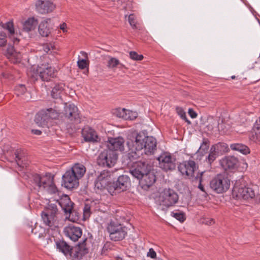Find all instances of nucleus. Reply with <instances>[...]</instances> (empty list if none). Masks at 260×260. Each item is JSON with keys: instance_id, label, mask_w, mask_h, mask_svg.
I'll list each match as a JSON object with an SVG mask.
<instances>
[{"instance_id": "obj_27", "label": "nucleus", "mask_w": 260, "mask_h": 260, "mask_svg": "<svg viewBox=\"0 0 260 260\" xmlns=\"http://www.w3.org/2000/svg\"><path fill=\"white\" fill-rule=\"evenodd\" d=\"M73 174L76 175L78 179L83 177L86 172L85 167L82 164H76L70 170Z\"/></svg>"}, {"instance_id": "obj_47", "label": "nucleus", "mask_w": 260, "mask_h": 260, "mask_svg": "<svg viewBox=\"0 0 260 260\" xmlns=\"http://www.w3.org/2000/svg\"><path fill=\"white\" fill-rule=\"evenodd\" d=\"M254 134L250 137V139L254 142L260 141V129H256L254 127L253 128Z\"/></svg>"}, {"instance_id": "obj_22", "label": "nucleus", "mask_w": 260, "mask_h": 260, "mask_svg": "<svg viewBox=\"0 0 260 260\" xmlns=\"http://www.w3.org/2000/svg\"><path fill=\"white\" fill-rule=\"evenodd\" d=\"M117 116L125 120H133L138 117V113L136 112L123 108L117 110Z\"/></svg>"}, {"instance_id": "obj_20", "label": "nucleus", "mask_w": 260, "mask_h": 260, "mask_svg": "<svg viewBox=\"0 0 260 260\" xmlns=\"http://www.w3.org/2000/svg\"><path fill=\"white\" fill-rule=\"evenodd\" d=\"M238 162V159L234 156H227L220 161V164L225 170L235 169Z\"/></svg>"}, {"instance_id": "obj_7", "label": "nucleus", "mask_w": 260, "mask_h": 260, "mask_svg": "<svg viewBox=\"0 0 260 260\" xmlns=\"http://www.w3.org/2000/svg\"><path fill=\"white\" fill-rule=\"evenodd\" d=\"M117 154L112 150H105L99 155L97 162L99 165L103 167H111L116 162L117 160Z\"/></svg>"}, {"instance_id": "obj_18", "label": "nucleus", "mask_w": 260, "mask_h": 260, "mask_svg": "<svg viewBox=\"0 0 260 260\" xmlns=\"http://www.w3.org/2000/svg\"><path fill=\"white\" fill-rule=\"evenodd\" d=\"M57 202L65 213H69L70 214L72 213L74 204L71 202L68 196L66 194L62 195L59 200H57Z\"/></svg>"}, {"instance_id": "obj_2", "label": "nucleus", "mask_w": 260, "mask_h": 260, "mask_svg": "<svg viewBox=\"0 0 260 260\" xmlns=\"http://www.w3.org/2000/svg\"><path fill=\"white\" fill-rule=\"evenodd\" d=\"M32 181L39 189H46L52 194L58 193L57 187L53 182V176L51 174L41 176L38 174L32 175Z\"/></svg>"}, {"instance_id": "obj_40", "label": "nucleus", "mask_w": 260, "mask_h": 260, "mask_svg": "<svg viewBox=\"0 0 260 260\" xmlns=\"http://www.w3.org/2000/svg\"><path fill=\"white\" fill-rule=\"evenodd\" d=\"M117 185L115 182H109L108 183V185L106 188H107L108 191L111 194L113 195V194L115 192H119L118 191V189L117 187Z\"/></svg>"}, {"instance_id": "obj_30", "label": "nucleus", "mask_w": 260, "mask_h": 260, "mask_svg": "<svg viewBox=\"0 0 260 260\" xmlns=\"http://www.w3.org/2000/svg\"><path fill=\"white\" fill-rule=\"evenodd\" d=\"M42 213L47 214L48 216L52 215L55 217H58L59 213L56 205L54 204H49L47 207L42 212Z\"/></svg>"}, {"instance_id": "obj_35", "label": "nucleus", "mask_w": 260, "mask_h": 260, "mask_svg": "<svg viewBox=\"0 0 260 260\" xmlns=\"http://www.w3.org/2000/svg\"><path fill=\"white\" fill-rule=\"evenodd\" d=\"M63 84L62 83L56 84L53 87L51 91V95L54 99L60 98V94L63 89Z\"/></svg>"}, {"instance_id": "obj_21", "label": "nucleus", "mask_w": 260, "mask_h": 260, "mask_svg": "<svg viewBox=\"0 0 260 260\" xmlns=\"http://www.w3.org/2000/svg\"><path fill=\"white\" fill-rule=\"evenodd\" d=\"M5 55L13 63L20 62L22 57L21 53L16 51L11 45L8 46Z\"/></svg>"}, {"instance_id": "obj_1", "label": "nucleus", "mask_w": 260, "mask_h": 260, "mask_svg": "<svg viewBox=\"0 0 260 260\" xmlns=\"http://www.w3.org/2000/svg\"><path fill=\"white\" fill-rule=\"evenodd\" d=\"M126 144L129 149L127 156L131 161L138 158L143 153L151 155L156 150V139L153 137L146 136L142 133H129Z\"/></svg>"}, {"instance_id": "obj_4", "label": "nucleus", "mask_w": 260, "mask_h": 260, "mask_svg": "<svg viewBox=\"0 0 260 260\" xmlns=\"http://www.w3.org/2000/svg\"><path fill=\"white\" fill-rule=\"evenodd\" d=\"M232 195L236 199L247 200L253 198L255 192L252 188L239 184L237 182L233 187Z\"/></svg>"}, {"instance_id": "obj_58", "label": "nucleus", "mask_w": 260, "mask_h": 260, "mask_svg": "<svg viewBox=\"0 0 260 260\" xmlns=\"http://www.w3.org/2000/svg\"><path fill=\"white\" fill-rule=\"evenodd\" d=\"M188 113L190 117L192 118H196L197 116V113L192 109H189L188 110Z\"/></svg>"}, {"instance_id": "obj_13", "label": "nucleus", "mask_w": 260, "mask_h": 260, "mask_svg": "<svg viewBox=\"0 0 260 260\" xmlns=\"http://www.w3.org/2000/svg\"><path fill=\"white\" fill-rule=\"evenodd\" d=\"M178 169L183 175L191 177L193 176L196 169V164L192 160L185 161L178 165Z\"/></svg>"}, {"instance_id": "obj_12", "label": "nucleus", "mask_w": 260, "mask_h": 260, "mask_svg": "<svg viewBox=\"0 0 260 260\" xmlns=\"http://www.w3.org/2000/svg\"><path fill=\"white\" fill-rule=\"evenodd\" d=\"M79 180L75 175L68 170L62 176V184L68 189L76 188L79 185Z\"/></svg>"}, {"instance_id": "obj_62", "label": "nucleus", "mask_w": 260, "mask_h": 260, "mask_svg": "<svg viewBox=\"0 0 260 260\" xmlns=\"http://www.w3.org/2000/svg\"><path fill=\"white\" fill-rule=\"evenodd\" d=\"M231 78H232V79H235L236 78V76H234H234H231Z\"/></svg>"}, {"instance_id": "obj_51", "label": "nucleus", "mask_w": 260, "mask_h": 260, "mask_svg": "<svg viewBox=\"0 0 260 260\" xmlns=\"http://www.w3.org/2000/svg\"><path fill=\"white\" fill-rule=\"evenodd\" d=\"M129 56L131 58L135 60H141L143 58V56L142 55H139L135 51H131L129 52Z\"/></svg>"}, {"instance_id": "obj_9", "label": "nucleus", "mask_w": 260, "mask_h": 260, "mask_svg": "<svg viewBox=\"0 0 260 260\" xmlns=\"http://www.w3.org/2000/svg\"><path fill=\"white\" fill-rule=\"evenodd\" d=\"M37 73L43 81H48L56 77L57 71L48 62H45L38 66Z\"/></svg>"}, {"instance_id": "obj_49", "label": "nucleus", "mask_w": 260, "mask_h": 260, "mask_svg": "<svg viewBox=\"0 0 260 260\" xmlns=\"http://www.w3.org/2000/svg\"><path fill=\"white\" fill-rule=\"evenodd\" d=\"M15 154L16 156V161L18 164V166H21V164H20V161L23 162L24 160H25L23 156V154L21 153V151H16L15 152Z\"/></svg>"}, {"instance_id": "obj_52", "label": "nucleus", "mask_w": 260, "mask_h": 260, "mask_svg": "<svg viewBox=\"0 0 260 260\" xmlns=\"http://www.w3.org/2000/svg\"><path fill=\"white\" fill-rule=\"evenodd\" d=\"M7 43V36L4 32L0 31V47H3Z\"/></svg>"}, {"instance_id": "obj_33", "label": "nucleus", "mask_w": 260, "mask_h": 260, "mask_svg": "<svg viewBox=\"0 0 260 260\" xmlns=\"http://www.w3.org/2000/svg\"><path fill=\"white\" fill-rule=\"evenodd\" d=\"M39 34L42 37H48L50 34V29L48 26L47 21H44L42 22L39 26Z\"/></svg>"}, {"instance_id": "obj_44", "label": "nucleus", "mask_w": 260, "mask_h": 260, "mask_svg": "<svg viewBox=\"0 0 260 260\" xmlns=\"http://www.w3.org/2000/svg\"><path fill=\"white\" fill-rule=\"evenodd\" d=\"M128 21L133 29H136L137 28V20L136 16L133 14H130L128 17Z\"/></svg>"}, {"instance_id": "obj_23", "label": "nucleus", "mask_w": 260, "mask_h": 260, "mask_svg": "<svg viewBox=\"0 0 260 260\" xmlns=\"http://www.w3.org/2000/svg\"><path fill=\"white\" fill-rule=\"evenodd\" d=\"M4 27L8 31L9 37L14 44H17L19 40L17 38V34L15 32L13 22H7L4 25Z\"/></svg>"}, {"instance_id": "obj_28", "label": "nucleus", "mask_w": 260, "mask_h": 260, "mask_svg": "<svg viewBox=\"0 0 260 260\" xmlns=\"http://www.w3.org/2000/svg\"><path fill=\"white\" fill-rule=\"evenodd\" d=\"M230 125L229 123L225 122L223 118H219L218 120L217 133L220 134H225L227 133L230 129Z\"/></svg>"}, {"instance_id": "obj_39", "label": "nucleus", "mask_w": 260, "mask_h": 260, "mask_svg": "<svg viewBox=\"0 0 260 260\" xmlns=\"http://www.w3.org/2000/svg\"><path fill=\"white\" fill-rule=\"evenodd\" d=\"M218 120L212 118L211 121L207 125V127L208 130L211 132L214 133L215 134H217Z\"/></svg>"}, {"instance_id": "obj_29", "label": "nucleus", "mask_w": 260, "mask_h": 260, "mask_svg": "<svg viewBox=\"0 0 260 260\" xmlns=\"http://www.w3.org/2000/svg\"><path fill=\"white\" fill-rule=\"evenodd\" d=\"M38 20L34 18H29L23 24V29L29 31L36 28L38 25Z\"/></svg>"}, {"instance_id": "obj_26", "label": "nucleus", "mask_w": 260, "mask_h": 260, "mask_svg": "<svg viewBox=\"0 0 260 260\" xmlns=\"http://www.w3.org/2000/svg\"><path fill=\"white\" fill-rule=\"evenodd\" d=\"M48 120L49 119L47 117V114H46L44 110L38 112L36 114L35 119L36 123L39 126L43 127L47 125Z\"/></svg>"}, {"instance_id": "obj_19", "label": "nucleus", "mask_w": 260, "mask_h": 260, "mask_svg": "<svg viewBox=\"0 0 260 260\" xmlns=\"http://www.w3.org/2000/svg\"><path fill=\"white\" fill-rule=\"evenodd\" d=\"M82 136L86 142H98L100 141L97 133L91 127H85L82 130Z\"/></svg>"}, {"instance_id": "obj_15", "label": "nucleus", "mask_w": 260, "mask_h": 260, "mask_svg": "<svg viewBox=\"0 0 260 260\" xmlns=\"http://www.w3.org/2000/svg\"><path fill=\"white\" fill-rule=\"evenodd\" d=\"M124 140L123 138L119 137L117 138H110L107 142V146L109 150L116 151L124 150Z\"/></svg>"}, {"instance_id": "obj_17", "label": "nucleus", "mask_w": 260, "mask_h": 260, "mask_svg": "<svg viewBox=\"0 0 260 260\" xmlns=\"http://www.w3.org/2000/svg\"><path fill=\"white\" fill-rule=\"evenodd\" d=\"M140 183L143 188L149 187L152 186L156 181V176L151 168L144 174L142 178H140Z\"/></svg>"}, {"instance_id": "obj_5", "label": "nucleus", "mask_w": 260, "mask_h": 260, "mask_svg": "<svg viewBox=\"0 0 260 260\" xmlns=\"http://www.w3.org/2000/svg\"><path fill=\"white\" fill-rule=\"evenodd\" d=\"M210 186L216 193H221L229 188L230 181L224 175L218 174L210 181Z\"/></svg>"}, {"instance_id": "obj_50", "label": "nucleus", "mask_w": 260, "mask_h": 260, "mask_svg": "<svg viewBox=\"0 0 260 260\" xmlns=\"http://www.w3.org/2000/svg\"><path fill=\"white\" fill-rule=\"evenodd\" d=\"M176 111L178 115H180L182 119L185 120V121L187 122L188 123H190V121L187 120L185 112L184 111L182 108L177 107Z\"/></svg>"}, {"instance_id": "obj_10", "label": "nucleus", "mask_w": 260, "mask_h": 260, "mask_svg": "<svg viewBox=\"0 0 260 260\" xmlns=\"http://www.w3.org/2000/svg\"><path fill=\"white\" fill-rule=\"evenodd\" d=\"M151 167L148 164L141 161L137 162L130 170V173L136 178L139 179Z\"/></svg>"}, {"instance_id": "obj_53", "label": "nucleus", "mask_w": 260, "mask_h": 260, "mask_svg": "<svg viewBox=\"0 0 260 260\" xmlns=\"http://www.w3.org/2000/svg\"><path fill=\"white\" fill-rule=\"evenodd\" d=\"M90 206L86 204L83 208V215L85 218H88L90 215Z\"/></svg>"}, {"instance_id": "obj_61", "label": "nucleus", "mask_w": 260, "mask_h": 260, "mask_svg": "<svg viewBox=\"0 0 260 260\" xmlns=\"http://www.w3.org/2000/svg\"><path fill=\"white\" fill-rule=\"evenodd\" d=\"M32 132L33 134L37 135H40L42 133L41 131L38 129H32Z\"/></svg>"}, {"instance_id": "obj_57", "label": "nucleus", "mask_w": 260, "mask_h": 260, "mask_svg": "<svg viewBox=\"0 0 260 260\" xmlns=\"http://www.w3.org/2000/svg\"><path fill=\"white\" fill-rule=\"evenodd\" d=\"M203 223L207 225H212L215 223V221L213 218H205L203 220Z\"/></svg>"}, {"instance_id": "obj_48", "label": "nucleus", "mask_w": 260, "mask_h": 260, "mask_svg": "<svg viewBox=\"0 0 260 260\" xmlns=\"http://www.w3.org/2000/svg\"><path fill=\"white\" fill-rule=\"evenodd\" d=\"M171 215L181 222H183L185 219L184 214L181 212H172L171 213Z\"/></svg>"}, {"instance_id": "obj_55", "label": "nucleus", "mask_w": 260, "mask_h": 260, "mask_svg": "<svg viewBox=\"0 0 260 260\" xmlns=\"http://www.w3.org/2000/svg\"><path fill=\"white\" fill-rule=\"evenodd\" d=\"M204 172H202L201 173H200V179H199V181H200V183L198 185V188L201 190H202V191L203 192H205V189H204V186L203 185V184H202V176L204 174Z\"/></svg>"}, {"instance_id": "obj_16", "label": "nucleus", "mask_w": 260, "mask_h": 260, "mask_svg": "<svg viewBox=\"0 0 260 260\" xmlns=\"http://www.w3.org/2000/svg\"><path fill=\"white\" fill-rule=\"evenodd\" d=\"M65 235L73 241H77L82 235L80 228L69 225L64 229Z\"/></svg>"}, {"instance_id": "obj_32", "label": "nucleus", "mask_w": 260, "mask_h": 260, "mask_svg": "<svg viewBox=\"0 0 260 260\" xmlns=\"http://www.w3.org/2000/svg\"><path fill=\"white\" fill-rule=\"evenodd\" d=\"M56 247L65 255H71V248L70 246L64 241H60L56 242Z\"/></svg>"}, {"instance_id": "obj_24", "label": "nucleus", "mask_w": 260, "mask_h": 260, "mask_svg": "<svg viewBox=\"0 0 260 260\" xmlns=\"http://www.w3.org/2000/svg\"><path fill=\"white\" fill-rule=\"evenodd\" d=\"M42 218L44 223L51 229H54L58 226V217H55L52 215L48 216L42 213Z\"/></svg>"}, {"instance_id": "obj_25", "label": "nucleus", "mask_w": 260, "mask_h": 260, "mask_svg": "<svg viewBox=\"0 0 260 260\" xmlns=\"http://www.w3.org/2000/svg\"><path fill=\"white\" fill-rule=\"evenodd\" d=\"M119 192L126 190L129 185V178L126 175L120 176L115 182Z\"/></svg>"}, {"instance_id": "obj_56", "label": "nucleus", "mask_w": 260, "mask_h": 260, "mask_svg": "<svg viewBox=\"0 0 260 260\" xmlns=\"http://www.w3.org/2000/svg\"><path fill=\"white\" fill-rule=\"evenodd\" d=\"M147 255L149 257L154 258L156 257V253L153 248H150Z\"/></svg>"}, {"instance_id": "obj_63", "label": "nucleus", "mask_w": 260, "mask_h": 260, "mask_svg": "<svg viewBox=\"0 0 260 260\" xmlns=\"http://www.w3.org/2000/svg\"><path fill=\"white\" fill-rule=\"evenodd\" d=\"M20 164H21V166H20V167L22 166V167H23V166H22V162L20 161Z\"/></svg>"}, {"instance_id": "obj_59", "label": "nucleus", "mask_w": 260, "mask_h": 260, "mask_svg": "<svg viewBox=\"0 0 260 260\" xmlns=\"http://www.w3.org/2000/svg\"><path fill=\"white\" fill-rule=\"evenodd\" d=\"M253 127H254L256 129H260V117L255 121Z\"/></svg>"}, {"instance_id": "obj_11", "label": "nucleus", "mask_w": 260, "mask_h": 260, "mask_svg": "<svg viewBox=\"0 0 260 260\" xmlns=\"http://www.w3.org/2000/svg\"><path fill=\"white\" fill-rule=\"evenodd\" d=\"M55 8L52 0H38L36 3L37 11L42 14L51 13Z\"/></svg>"}, {"instance_id": "obj_46", "label": "nucleus", "mask_w": 260, "mask_h": 260, "mask_svg": "<svg viewBox=\"0 0 260 260\" xmlns=\"http://www.w3.org/2000/svg\"><path fill=\"white\" fill-rule=\"evenodd\" d=\"M107 181L96 180L94 183L95 188L98 190H102L105 189L108 185Z\"/></svg>"}, {"instance_id": "obj_45", "label": "nucleus", "mask_w": 260, "mask_h": 260, "mask_svg": "<svg viewBox=\"0 0 260 260\" xmlns=\"http://www.w3.org/2000/svg\"><path fill=\"white\" fill-rule=\"evenodd\" d=\"M209 142L207 140L204 139L198 151L203 154L206 153L209 148Z\"/></svg>"}, {"instance_id": "obj_38", "label": "nucleus", "mask_w": 260, "mask_h": 260, "mask_svg": "<svg viewBox=\"0 0 260 260\" xmlns=\"http://www.w3.org/2000/svg\"><path fill=\"white\" fill-rule=\"evenodd\" d=\"M110 172L108 171L104 170L101 172L100 174L98 176L96 180L107 181V183L110 182Z\"/></svg>"}, {"instance_id": "obj_31", "label": "nucleus", "mask_w": 260, "mask_h": 260, "mask_svg": "<svg viewBox=\"0 0 260 260\" xmlns=\"http://www.w3.org/2000/svg\"><path fill=\"white\" fill-rule=\"evenodd\" d=\"M231 149L237 151L243 154H247L250 153L249 148L246 145L240 143L232 144L230 146Z\"/></svg>"}, {"instance_id": "obj_64", "label": "nucleus", "mask_w": 260, "mask_h": 260, "mask_svg": "<svg viewBox=\"0 0 260 260\" xmlns=\"http://www.w3.org/2000/svg\"><path fill=\"white\" fill-rule=\"evenodd\" d=\"M2 75H3V77H5V76H6V75H5L4 73H3V74H2Z\"/></svg>"}, {"instance_id": "obj_14", "label": "nucleus", "mask_w": 260, "mask_h": 260, "mask_svg": "<svg viewBox=\"0 0 260 260\" xmlns=\"http://www.w3.org/2000/svg\"><path fill=\"white\" fill-rule=\"evenodd\" d=\"M65 117L71 121L80 122V115L76 106L73 104H66L64 111Z\"/></svg>"}, {"instance_id": "obj_54", "label": "nucleus", "mask_w": 260, "mask_h": 260, "mask_svg": "<svg viewBox=\"0 0 260 260\" xmlns=\"http://www.w3.org/2000/svg\"><path fill=\"white\" fill-rule=\"evenodd\" d=\"M77 64H78L79 68H80V69H82V70L85 69L87 66L86 60L84 59H79L77 61Z\"/></svg>"}, {"instance_id": "obj_37", "label": "nucleus", "mask_w": 260, "mask_h": 260, "mask_svg": "<svg viewBox=\"0 0 260 260\" xmlns=\"http://www.w3.org/2000/svg\"><path fill=\"white\" fill-rule=\"evenodd\" d=\"M44 111L47 114L48 119L57 118L60 113L57 110L52 108L47 109Z\"/></svg>"}, {"instance_id": "obj_41", "label": "nucleus", "mask_w": 260, "mask_h": 260, "mask_svg": "<svg viewBox=\"0 0 260 260\" xmlns=\"http://www.w3.org/2000/svg\"><path fill=\"white\" fill-rule=\"evenodd\" d=\"M42 49L45 52L48 54H52L54 55V53H56L53 46L50 44H43L42 45Z\"/></svg>"}, {"instance_id": "obj_34", "label": "nucleus", "mask_w": 260, "mask_h": 260, "mask_svg": "<svg viewBox=\"0 0 260 260\" xmlns=\"http://www.w3.org/2000/svg\"><path fill=\"white\" fill-rule=\"evenodd\" d=\"M218 152L216 151V146L212 145L210 149L209 153L206 157V161L211 165V164L216 159L218 156Z\"/></svg>"}, {"instance_id": "obj_3", "label": "nucleus", "mask_w": 260, "mask_h": 260, "mask_svg": "<svg viewBox=\"0 0 260 260\" xmlns=\"http://www.w3.org/2000/svg\"><path fill=\"white\" fill-rule=\"evenodd\" d=\"M159 200L160 207L161 210L167 209L169 207L173 206L178 200V196L173 189L165 188L160 193Z\"/></svg>"}, {"instance_id": "obj_8", "label": "nucleus", "mask_w": 260, "mask_h": 260, "mask_svg": "<svg viewBox=\"0 0 260 260\" xmlns=\"http://www.w3.org/2000/svg\"><path fill=\"white\" fill-rule=\"evenodd\" d=\"M157 159L159 167L165 171H172L176 168V159L168 152L162 153Z\"/></svg>"}, {"instance_id": "obj_60", "label": "nucleus", "mask_w": 260, "mask_h": 260, "mask_svg": "<svg viewBox=\"0 0 260 260\" xmlns=\"http://www.w3.org/2000/svg\"><path fill=\"white\" fill-rule=\"evenodd\" d=\"M67 24L65 23H63L62 24L60 25V28L63 31L66 32L67 31Z\"/></svg>"}, {"instance_id": "obj_36", "label": "nucleus", "mask_w": 260, "mask_h": 260, "mask_svg": "<svg viewBox=\"0 0 260 260\" xmlns=\"http://www.w3.org/2000/svg\"><path fill=\"white\" fill-rule=\"evenodd\" d=\"M31 232L39 238L44 237L45 235V229L40 225H36L34 228L31 229Z\"/></svg>"}, {"instance_id": "obj_43", "label": "nucleus", "mask_w": 260, "mask_h": 260, "mask_svg": "<svg viewBox=\"0 0 260 260\" xmlns=\"http://www.w3.org/2000/svg\"><path fill=\"white\" fill-rule=\"evenodd\" d=\"M26 88L23 84H20L16 86L15 88V94L17 96H20L26 93Z\"/></svg>"}, {"instance_id": "obj_6", "label": "nucleus", "mask_w": 260, "mask_h": 260, "mask_svg": "<svg viewBox=\"0 0 260 260\" xmlns=\"http://www.w3.org/2000/svg\"><path fill=\"white\" fill-rule=\"evenodd\" d=\"M110 239L114 241L123 240L127 234L126 228L120 224L110 222L107 226Z\"/></svg>"}, {"instance_id": "obj_42", "label": "nucleus", "mask_w": 260, "mask_h": 260, "mask_svg": "<svg viewBox=\"0 0 260 260\" xmlns=\"http://www.w3.org/2000/svg\"><path fill=\"white\" fill-rule=\"evenodd\" d=\"M118 64H120L121 67H124V65L120 64L119 60L115 57H110L108 61L107 66L109 68H114Z\"/></svg>"}]
</instances>
